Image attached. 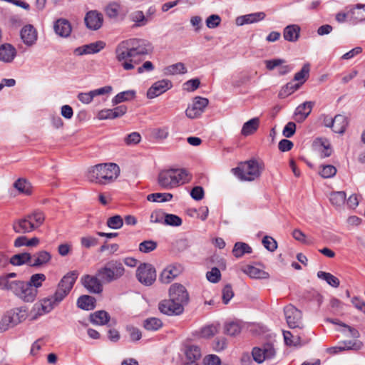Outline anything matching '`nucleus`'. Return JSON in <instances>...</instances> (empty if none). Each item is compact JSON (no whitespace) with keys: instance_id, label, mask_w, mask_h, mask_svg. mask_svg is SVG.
Returning a JSON list of instances; mask_svg holds the SVG:
<instances>
[{"instance_id":"nucleus-26","label":"nucleus","mask_w":365,"mask_h":365,"mask_svg":"<svg viewBox=\"0 0 365 365\" xmlns=\"http://www.w3.org/2000/svg\"><path fill=\"white\" fill-rule=\"evenodd\" d=\"M242 271L254 279H268L269 277V274L267 272L252 265H247L243 267Z\"/></svg>"},{"instance_id":"nucleus-14","label":"nucleus","mask_w":365,"mask_h":365,"mask_svg":"<svg viewBox=\"0 0 365 365\" xmlns=\"http://www.w3.org/2000/svg\"><path fill=\"white\" fill-rule=\"evenodd\" d=\"M173 87L170 80L163 79L155 82L147 91V98L153 99L160 96Z\"/></svg>"},{"instance_id":"nucleus-3","label":"nucleus","mask_w":365,"mask_h":365,"mask_svg":"<svg viewBox=\"0 0 365 365\" xmlns=\"http://www.w3.org/2000/svg\"><path fill=\"white\" fill-rule=\"evenodd\" d=\"M119 173L120 168L115 163L98 164L88 168L86 178L91 182L106 185L113 182Z\"/></svg>"},{"instance_id":"nucleus-16","label":"nucleus","mask_w":365,"mask_h":365,"mask_svg":"<svg viewBox=\"0 0 365 365\" xmlns=\"http://www.w3.org/2000/svg\"><path fill=\"white\" fill-rule=\"evenodd\" d=\"M84 21L88 29L93 31L98 30L103 25V14L96 10L90 11L86 13Z\"/></svg>"},{"instance_id":"nucleus-19","label":"nucleus","mask_w":365,"mask_h":365,"mask_svg":"<svg viewBox=\"0 0 365 365\" xmlns=\"http://www.w3.org/2000/svg\"><path fill=\"white\" fill-rule=\"evenodd\" d=\"M16 49L10 43H3L0 46V61L11 63L16 56Z\"/></svg>"},{"instance_id":"nucleus-63","label":"nucleus","mask_w":365,"mask_h":365,"mask_svg":"<svg viewBox=\"0 0 365 365\" xmlns=\"http://www.w3.org/2000/svg\"><path fill=\"white\" fill-rule=\"evenodd\" d=\"M234 292L230 284H227L222 289V302L225 304L229 303L230 299L233 297Z\"/></svg>"},{"instance_id":"nucleus-30","label":"nucleus","mask_w":365,"mask_h":365,"mask_svg":"<svg viewBox=\"0 0 365 365\" xmlns=\"http://www.w3.org/2000/svg\"><path fill=\"white\" fill-rule=\"evenodd\" d=\"M348 125V120L346 116L343 115H336L334 118L332 130L336 133L342 134L344 133Z\"/></svg>"},{"instance_id":"nucleus-46","label":"nucleus","mask_w":365,"mask_h":365,"mask_svg":"<svg viewBox=\"0 0 365 365\" xmlns=\"http://www.w3.org/2000/svg\"><path fill=\"white\" fill-rule=\"evenodd\" d=\"M317 277L326 281L327 284L333 287H338L339 286V279L331 273L319 271L317 272Z\"/></svg>"},{"instance_id":"nucleus-60","label":"nucleus","mask_w":365,"mask_h":365,"mask_svg":"<svg viewBox=\"0 0 365 365\" xmlns=\"http://www.w3.org/2000/svg\"><path fill=\"white\" fill-rule=\"evenodd\" d=\"M217 333V327L215 325H209L202 329L200 335L202 338H211Z\"/></svg>"},{"instance_id":"nucleus-42","label":"nucleus","mask_w":365,"mask_h":365,"mask_svg":"<svg viewBox=\"0 0 365 365\" xmlns=\"http://www.w3.org/2000/svg\"><path fill=\"white\" fill-rule=\"evenodd\" d=\"M328 321L330 322L331 323L338 324V325L342 327L344 329L341 330V331L344 332V334L347 333L348 336L353 337L354 339H357L360 336V334L358 331V330H356V329H354L343 322H341L337 320H334V319H328Z\"/></svg>"},{"instance_id":"nucleus-28","label":"nucleus","mask_w":365,"mask_h":365,"mask_svg":"<svg viewBox=\"0 0 365 365\" xmlns=\"http://www.w3.org/2000/svg\"><path fill=\"white\" fill-rule=\"evenodd\" d=\"M110 319L109 314L104 310L96 311L90 314L91 322L96 325H105L110 321Z\"/></svg>"},{"instance_id":"nucleus-36","label":"nucleus","mask_w":365,"mask_h":365,"mask_svg":"<svg viewBox=\"0 0 365 365\" xmlns=\"http://www.w3.org/2000/svg\"><path fill=\"white\" fill-rule=\"evenodd\" d=\"M283 336L284 342L288 346H301L302 343V336L299 334H295L294 332L289 331H284Z\"/></svg>"},{"instance_id":"nucleus-58","label":"nucleus","mask_w":365,"mask_h":365,"mask_svg":"<svg viewBox=\"0 0 365 365\" xmlns=\"http://www.w3.org/2000/svg\"><path fill=\"white\" fill-rule=\"evenodd\" d=\"M123 225V220L120 215L113 216L107 220V225L111 229H119Z\"/></svg>"},{"instance_id":"nucleus-10","label":"nucleus","mask_w":365,"mask_h":365,"mask_svg":"<svg viewBox=\"0 0 365 365\" xmlns=\"http://www.w3.org/2000/svg\"><path fill=\"white\" fill-rule=\"evenodd\" d=\"M169 297L178 302V304H182L183 308L188 304L190 300L187 289L182 284L178 283H174L170 287Z\"/></svg>"},{"instance_id":"nucleus-50","label":"nucleus","mask_w":365,"mask_h":365,"mask_svg":"<svg viewBox=\"0 0 365 365\" xmlns=\"http://www.w3.org/2000/svg\"><path fill=\"white\" fill-rule=\"evenodd\" d=\"M143 326L147 330L157 331L163 326V322L158 318L151 317L144 321Z\"/></svg>"},{"instance_id":"nucleus-21","label":"nucleus","mask_w":365,"mask_h":365,"mask_svg":"<svg viewBox=\"0 0 365 365\" xmlns=\"http://www.w3.org/2000/svg\"><path fill=\"white\" fill-rule=\"evenodd\" d=\"M106 46V43L103 41H96L94 43H91L89 44L84 45L81 47H78L75 49L74 53L76 55H83V54H91L99 52L102 50Z\"/></svg>"},{"instance_id":"nucleus-52","label":"nucleus","mask_w":365,"mask_h":365,"mask_svg":"<svg viewBox=\"0 0 365 365\" xmlns=\"http://www.w3.org/2000/svg\"><path fill=\"white\" fill-rule=\"evenodd\" d=\"M151 133L155 139L163 140L169 135V128L168 126L156 128L153 129Z\"/></svg>"},{"instance_id":"nucleus-12","label":"nucleus","mask_w":365,"mask_h":365,"mask_svg":"<svg viewBox=\"0 0 365 365\" xmlns=\"http://www.w3.org/2000/svg\"><path fill=\"white\" fill-rule=\"evenodd\" d=\"M98 272L96 275L86 274L81 279L82 285L92 294H101L103 292L102 281L98 278Z\"/></svg>"},{"instance_id":"nucleus-4","label":"nucleus","mask_w":365,"mask_h":365,"mask_svg":"<svg viewBox=\"0 0 365 365\" xmlns=\"http://www.w3.org/2000/svg\"><path fill=\"white\" fill-rule=\"evenodd\" d=\"M189 181L188 174L184 169H164L157 177L158 185L163 189L171 190Z\"/></svg>"},{"instance_id":"nucleus-17","label":"nucleus","mask_w":365,"mask_h":365,"mask_svg":"<svg viewBox=\"0 0 365 365\" xmlns=\"http://www.w3.org/2000/svg\"><path fill=\"white\" fill-rule=\"evenodd\" d=\"M254 360L260 364L275 355V350L271 344H266L263 348L255 347L252 350Z\"/></svg>"},{"instance_id":"nucleus-27","label":"nucleus","mask_w":365,"mask_h":365,"mask_svg":"<svg viewBox=\"0 0 365 365\" xmlns=\"http://www.w3.org/2000/svg\"><path fill=\"white\" fill-rule=\"evenodd\" d=\"M300 27L296 24H292L284 29L283 36L286 41L295 42L299 37Z\"/></svg>"},{"instance_id":"nucleus-9","label":"nucleus","mask_w":365,"mask_h":365,"mask_svg":"<svg viewBox=\"0 0 365 365\" xmlns=\"http://www.w3.org/2000/svg\"><path fill=\"white\" fill-rule=\"evenodd\" d=\"M136 277L143 284L151 285L156 279L154 267L149 264H141L136 270Z\"/></svg>"},{"instance_id":"nucleus-13","label":"nucleus","mask_w":365,"mask_h":365,"mask_svg":"<svg viewBox=\"0 0 365 365\" xmlns=\"http://www.w3.org/2000/svg\"><path fill=\"white\" fill-rule=\"evenodd\" d=\"M209 101L206 98L197 96L194 98L192 104L186 109L185 114L189 118H198L207 106Z\"/></svg>"},{"instance_id":"nucleus-18","label":"nucleus","mask_w":365,"mask_h":365,"mask_svg":"<svg viewBox=\"0 0 365 365\" xmlns=\"http://www.w3.org/2000/svg\"><path fill=\"white\" fill-rule=\"evenodd\" d=\"M12 228L16 233L20 234L29 233L35 230L34 225L31 223L27 215L22 218L14 220Z\"/></svg>"},{"instance_id":"nucleus-57","label":"nucleus","mask_w":365,"mask_h":365,"mask_svg":"<svg viewBox=\"0 0 365 365\" xmlns=\"http://www.w3.org/2000/svg\"><path fill=\"white\" fill-rule=\"evenodd\" d=\"M182 219L173 214H166L164 224L170 226H180L182 225Z\"/></svg>"},{"instance_id":"nucleus-55","label":"nucleus","mask_w":365,"mask_h":365,"mask_svg":"<svg viewBox=\"0 0 365 365\" xmlns=\"http://www.w3.org/2000/svg\"><path fill=\"white\" fill-rule=\"evenodd\" d=\"M157 247V242L153 240H145L140 243L139 250L143 253H148L155 250Z\"/></svg>"},{"instance_id":"nucleus-61","label":"nucleus","mask_w":365,"mask_h":365,"mask_svg":"<svg viewBox=\"0 0 365 365\" xmlns=\"http://www.w3.org/2000/svg\"><path fill=\"white\" fill-rule=\"evenodd\" d=\"M262 244L264 247L269 252H274L277 248V243L276 240L269 236H265L262 239Z\"/></svg>"},{"instance_id":"nucleus-35","label":"nucleus","mask_w":365,"mask_h":365,"mask_svg":"<svg viewBox=\"0 0 365 365\" xmlns=\"http://www.w3.org/2000/svg\"><path fill=\"white\" fill-rule=\"evenodd\" d=\"M259 120L258 118H254L245 123L241 133L245 136L250 135L254 133L258 128Z\"/></svg>"},{"instance_id":"nucleus-32","label":"nucleus","mask_w":365,"mask_h":365,"mask_svg":"<svg viewBox=\"0 0 365 365\" xmlns=\"http://www.w3.org/2000/svg\"><path fill=\"white\" fill-rule=\"evenodd\" d=\"M77 305L84 310H92L96 307V299L89 295H82L77 300Z\"/></svg>"},{"instance_id":"nucleus-49","label":"nucleus","mask_w":365,"mask_h":365,"mask_svg":"<svg viewBox=\"0 0 365 365\" xmlns=\"http://www.w3.org/2000/svg\"><path fill=\"white\" fill-rule=\"evenodd\" d=\"M365 8V4H356L354 8H351L349 11L348 14L349 16L359 21H361L365 20V16L364 14V12L360 11L361 9H363Z\"/></svg>"},{"instance_id":"nucleus-31","label":"nucleus","mask_w":365,"mask_h":365,"mask_svg":"<svg viewBox=\"0 0 365 365\" xmlns=\"http://www.w3.org/2000/svg\"><path fill=\"white\" fill-rule=\"evenodd\" d=\"M129 19L130 21L135 23V26L138 27L144 26L149 21L148 16H145L143 11L140 10L131 12L129 14Z\"/></svg>"},{"instance_id":"nucleus-2","label":"nucleus","mask_w":365,"mask_h":365,"mask_svg":"<svg viewBox=\"0 0 365 365\" xmlns=\"http://www.w3.org/2000/svg\"><path fill=\"white\" fill-rule=\"evenodd\" d=\"M78 274L77 271L68 272L59 282L54 294L41 300L38 305V312L40 315L50 312L63 301L72 289Z\"/></svg>"},{"instance_id":"nucleus-54","label":"nucleus","mask_w":365,"mask_h":365,"mask_svg":"<svg viewBox=\"0 0 365 365\" xmlns=\"http://www.w3.org/2000/svg\"><path fill=\"white\" fill-rule=\"evenodd\" d=\"M46 280V276L43 274L38 273L33 274L29 282H26L27 284H30V286H31L34 288H38L41 286L42 282Z\"/></svg>"},{"instance_id":"nucleus-48","label":"nucleus","mask_w":365,"mask_h":365,"mask_svg":"<svg viewBox=\"0 0 365 365\" xmlns=\"http://www.w3.org/2000/svg\"><path fill=\"white\" fill-rule=\"evenodd\" d=\"M120 11V4L117 2L108 4L104 9L106 15L112 19H115L118 16Z\"/></svg>"},{"instance_id":"nucleus-64","label":"nucleus","mask_w":365,"mask_h":365,"mask_svg":"<svg viewBox=\"0 0 365 365\" xmlns=\"http://www.w3.org/2000/svg\"><path fill=\"white\" fill-rule=\"evenodd\" d=\"M221 274L217 267H213L210 271L206 274V277L208 281L212 283H216L220 279Z\"/></svg>"},{"instance_id":"nucleus-20","label":"nucleus","mask_w":365,"mask_h":365,"mask_svg":"<svg viewBox=\"0 0 365 365\" xmlns=\"http://www.w3.org/2000/svg\"><path fill=\"white\" fill-rule=\"evenodd\" d=\"M20 34L23 42L29 46L34 45L37 40V32L31 24L24 26Z\"/></svg>"},{"instance_id":"nucleus-37","label":"nucleus","mask_w":365,"mask_h":365,"mask_svg":"<svg viewBox=\"0 0 365 365\" xmlns=\"http://www.w3.org/2000/svg\"><path fill=\"white\" fill-rule=\"evenodd\" d=\"M135 98V91L133 90H128L118 93L113 99V105H117L122 102L129 101Z\"/></svg>"},{"instance_id":"nucleus-33","label":"nucleus","mask_w":365,"mask_h":365,"mask_svg":"<svg viewBox=\"0 0 365 365\" xmlns=\"http://www.w3.org/2000/svg\"><path fill=\"white\" fill-rule=\"evenodd\" d=\"M31 255L28 252H23L12 256L9 260L10 263L14 266H20L24 264H27L31 266Z\"/></svg>"},{"instance_id":"nucleus-59","label":"nucleus","mask_w":365,"mask_h":365,"mask_svg":"<svg viewBox=\"0 0 365 365\" xmlns=\"http://www.w3.org/2000/svg\"><path fill=\"white\" fill-rule=\"evenodd\" d=\"M205 23L207 28L215 29L220 26L221 18L217 14H212L207 18Z\"/></svg>"},{"instance_id":"nucleus-25","label":"nucleus","mask_w":365,"mask_h":365,"mask_svg":"<svg viewBox=\"0 0 365 365\" xmlns=\"http://www.w3.org/2000/svg\"><path fill=\"white\" fill-rule=\"evenodd\" d=\"M13 186L19 194L29 196L33 192L31 182L25 178H19L14 182Z\"/></svg>"},{"instance_id":"nucleus-11","label":"nucleus","mask_w":365,"mask_h":365,"mask_svg":"<svg viewBox=\"0 0 365 365\" xmlns=\"http://www.w3.org/2000/svg\"><path fill=\"white\" fill-rule=\"evenodd\" d=\"M158 309L162 314L168 316H178L184 312L182 304H178L170 297L168 299L162 300L158 304Z\"/></svg>"},{"instance_id":"nucleus-39","label":"nucleus","mask_w":365,"mask_h":365,"mask_svg":"<svg viewBox=\"0 0 365 365\" xmlns=\"http://www.w3.org/2000/svg\"><path fill=\"white\" fill-rule=\"evenodd\" d=\"M185 355L187 360L196 363L201 358V350L199 346L191 345L187 348Z\"/></svg>"},{"instance_id":"nucleus-5","label":"nucleus","mask_w":365,"mask_h":365,"mask_svg":"<svg viewBox=\"0 0 365 365\" xmlns=\"http://www.w3.org/2000/svg\"><path fill=\"white\" fill-rule=\"evenodd\" d=\"M0 287L3 289L10 290L18 297L26 302H32L35 300L38 291L23 281H10L6 278H0Z\"/></svg>"},{"instance_id":"nucleus-6","label":"nucleus","mask_w":365,"mask_h":365,"mask_svg":"<svg viewBox=\"0 0 365 365\" xmlns=\"http://www.w3.org/2000/svg\"><path fill=\"white\" fill-rule=\"evenodd\" d=\"M262 168L255 160L241 163L240 165L232 169L233 173L240 180L252 181L259 178Z\"/></svg>"},{"instance_id":"nucleus-43","label":"nucleus","mask_w":365,"mask_h":365,"mask_svg":"<svg viewBox=\"0 0 365 365\" xmlns=\"http://www.w3.org/2000/svg\"><path fill=\"white\" fill-rule=\"evenodd\" d=\"M301 87V83H294L291 81L287 83L279 91V96L282 98H286L291 95L294 91H297Z\"/></svg>"},{"instance_id":"nucleus-56","label":"nucleus","mask_w":365,"mask_h":365,"mask_svg":"<svg viewBox=\"0 0 365 365\" xmlns=\"http://www.w3.org/2000/svg\"><path fill=\"white\" fill-rule=\"evenodd\" d=\"M336 169L331 165H322L319 175L324 178H329L336 175Z\"/></svg>"},{"instance_id":"nucleus-7","label":"nucleus","mask_w":365,"mask_h":365,"mask_svg":"<svg viewBox=\"0 0 365 365\" xmlns=\"http://www.w3.org/2000/svg\"><path fill=\"white\" fill-rule=\"evenodd\" d=\"M125 273L123 264L117 260L108 262L104 267L98 270V276L106 283L118 280Z\"/></svg>"},{"instance_id":"nucleus-34","label":"nucleus","mask_w":365,"mask_h":365,"mask_svg":"<svg viewBox=\"0 0 365 365\" xmlns=\"http://www.w3.org/2000/svg\"><path fill=\"white\" fill-rule=\"evenodd\" d=\"M14 314L10 316L7 312L0 321V332H4L8 330L10 327H12L18 324V319Z\"/></svg>"},{"instance_id":"nucleus-23","label":"nucleus","mask_w":365,"mask_h":365,"mask_svg":"<svg viewBox=\"0 0 365 365\" xmlns=\"http://www.w3.org/2000/svg\"><path fill=\"white\" fill-rule=\"evenodd\" d=\"M314 102L306 101L300 104L295 110V120L300 123L303 122L311 113Z\"/></svg>"},{"instance_id":"nucleus-22","label":"nucleus","mask_w":365,"mask_h":365,"mask_svg":"<svg viewBox=\"0 0 365 365\" xmlns=\"http://www.w3.org/2000/svg\"><path fill=\"white\" fill-rule=\"evenodd\" d=\"M265 18L264 12H256L247 15L240 16L236 18L235 24L239 26L245 24H254L263 20Z\"/></svg>"},{"instance_id":"nucleus-51","label":"nucleus","mask_w":365,"mask_h":365,"mask_svg":"<svg viewBox=\"0 0 365 365\" xmlns=\"http://www.w3.org/2000/svg\"><path fill=\"white\" fill-rule=\"evenodd\" d=\"M346 200V194L344 192H334L331 193L329 200L331 203L336 207L342 205Z\"/></svg>"},{"instance_id":"nucleus-1","label":"nucleus","mask_w":365,"mask_h":365,"mask_svg":"<svg viewBox=\"0 0 365 365\" xmlns=\"http://www.w3.org/2000/svg\"><path fill=\"white\" fill-rule=\"evenodd\" d=\"M150 51L149 44L145 41L138 38H130L120 42L116 47L115 53L118 62L126 70L134 68V63H138L134 58L139 56L148 54Z\"/></svg>"},{"instance_id":"nucleus-47","label":"nucleus","mask_w":365,"mask_h":365,"mask_svg":"<svg viewBox=\"0 0 365 365\" xmlns=\"http://www.w3.org/2000/svg\"><path fill=\"white\" fill-rule=\"evenodd\" d=\"M171 193L155 192L150 194L147 196V200L150 202H164L170 201L173 198Z\"/></svg>"},{"instance_id":"nucleus-44","label":"nucleus","mask_w":365,"mask_h":365,"mask_svg":"<svg viewBox=\"0 0 365 365\" xmlns=\"http://www.w3.org/2000/svg\"><path fill=\"white\" fill-rule=\"evenodd\" d=\"M310 71V65L309 63H305L302 68L301 71L296 73L294 76V81H297V83H301V86L309 78Z\"/></svg>"},{"instance_id":"nucleus-41","label":"nucleus","mask_w":365,"mask_h":365,"mask_svg":"<svg viewBox=\"0 0 365 365\" xmlns=\"http://www.w3.org/2000/svg\"><path fill=\"white\" fill-rule=\"evenodd\" d=\"M27 215L31 223L34 225L35 230L38 229L41 225H43L45 220V215L40 210H35Z\"/></svg>"},{"instance_id":"nucleus-53","label":"nucleus","mask_w":365,"mask_h":365,"mask_svg":"<svg viewBox=\"0 0 365 365\" xmlns=\"http://www.w3.org/2000/svg\"><path fill=\"white\" fill-rule=\"evenodd\" d=\"M224 332L227 335L234 336L241 332V327L238 323L230 322L225 325Z\"/></svg>"},{"instance_id":"nucleus-15","label":"nucleus","mask_w":365,"mask_h":365,"mask_svg":"<svg viewBox=\"0 0 365 365\" xmlns=\"http://www.w3.org/2000/svg\"><path fill=\"white\" fill-rule=\"evenodd\" d=\"M183 270L180 264H173L166 267L160 274V280L164 284L170 283Z\"/></svg>"},{"instance_id":"nucleus-40","label":"nucleus","mask_w":365,"mask_h":365,"mask_svg":"<svg viewBox=\"0 0 365 365\" xmlns=\"http://www.w3.org/2000/svg\"><path fill=\"white\" fill-rule=\"evenodd\" d=\"M38 243L39 239L38 237H35L29 240L26 236H20L15 240L14 246L16 247L21 246L35 247L38 245Z\"/></svg>"},{"instance_id":"nucleus-8","label":"nucleus","mask_w":365,"mask_h":365,"mask_svg":"<svg viewBox=\"0 0 365 365\" xmlns=\"http://www.w3.org/2000/svg\"><path fill=\"white\" fill-rule=\"evenodd\" d=\"M284 316L289 328L302 329L303 327L302 314L300 310L292 304H289L284 309Z\"/></svg>"},{"instance_id":"nucleus-29","label":"nucleus","mask_w":365,"mask_h":365,"mask_svg":"<svg viewBox=\"0 0 365 365\" xmlns=\"http://www.w3.org/2000/svg\"><path fill=\"white\" fill-rule=\"evenodd\" d=\"M32 259L31 262V267H39L48 263L51 258V255L47 251H40L33 256L31 255Z\"/></svg>"},{"instance_id":"nucleus-45","label":"nucleus","mask_w":365,"mask_h":365,"mask_svg":"<svg viewBox=\"0 0 365 365\" xmlns=\"http://www.w3.org/2000/svg\"><path fill=\"white\" fill-rule=\"evenodd\" d=\"M252 251V247L245 242L235 243L232 253L236 257H241L245 253H251Z\"/></svg>"},{"instance_id":"nucleus-38","label":"nucleus","mask_w":365,"mask_h":365,"mask_svg":"<svg viewBox=\"0 0 365 365\" xmlns=\"http://www.w3.org/2000/svg\"><path fill=\"white\" fill-rule=\"evenodd\" d=\"M164 73L166 75L184 74L187 73V68L183 63L179 62L165 67Z\"/></svg>"},{"instance_id":"nucleus-62","label":"nucleus","mask_w":365,"mask_h":365,"mask_svg":"<svg viewBox=\"0 0 365 365\" xmlns=\"http://www.w3.org/2000/svg\"><path fill=\"white\" fill-rule=\"evenodd\" d=\"M344 346L339 347V350H359L362 347V343L360 341H344Z\"/></svg>"},{"instance_id":"nucleus-24","label":"nucleus","mask_w":365,"mask_h":365,"mask_svg":"<svg viewBox=\"0 0 365 365\" xmlns=\"http://www.w3.org/2000/svg\"><path fill=\"white\" fill-rule=\"evenodd\" d=\"M53 27L56 34L62 37L68 36L71 32V26L69 21L64 19H58Z\"/></svg>"}]
</instances>
